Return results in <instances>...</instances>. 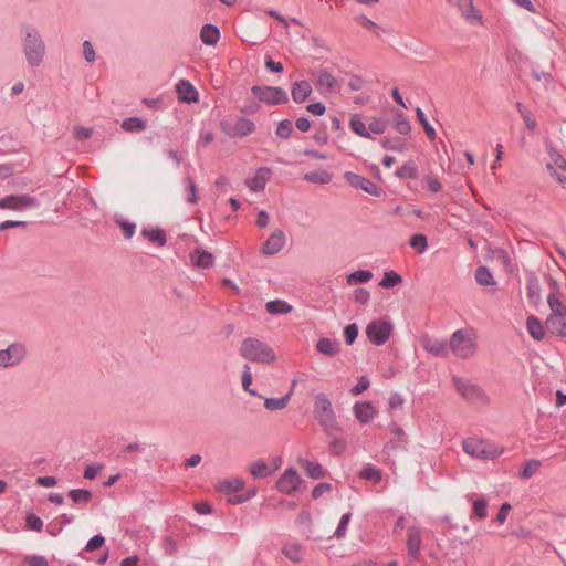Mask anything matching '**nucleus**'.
Instances as JSON below:
<instances>
[{"mask_svg": "<svg viewBox=\"0 0 566 566\" xmlns=\"http://www.w3.org/2000/svg\"><path fill=\"white\" fill-rule=\"evenodd\" d=\"M240 354L244 359L253 363L273 364L276 360L274 350L255 337H247L242 340Z\"/></svg>", "mask_w": 566, "mask_h": 566, "instance_id": "1", "label": "nucleus"}, {"mask_svg": "<svg viewBox=\"0 0 566 566\" xmlns=\"http://www.w3.org/2000/svg\"><path fill=\"white\" fill-rule=\"evenodd\" d=\"M314 413L327 436L338 430L336 416L327 395L321 392L315 397Z\"/></svg>", "mask_w": 566, "mask_h": 566, "instance_id": "2", "label": "nucleus"}, {"mask_svg": "<svg viewBox=\"0 0 566 566\" xmlns=\"http://www.w3.org/2000/svg\"><path fill=\"white\" fill-rule=\"evenodd\" d=\"M23 51L30 66H39L42 63L45 45L39 33L31 27H25Z\"/></svg>", "mask_w": 566, "mask_h": 566, "instance_id": "3", "label": "nucleus"}, {"mask_svg": "<svg viewBox=\"0 0 566 566\" xmlns=\"http://www.w3.org/2000/svg\"><path fill=\"white\" fill-rule=\"evenodd\" d=\"M449 346L457 357L463 359L473 356L476 349V343L470 337L467 329L454 332L450 338Z\"/></svg>", "mask_w": 566, "mask_h": 566, "instance_id": "4", "label": "nucleus"}, {"mask_svg": "<svg viewBox=\"0 0 566 566\" xmlns=\"http://www.w3.org/2000/svg\"><path fill=\"white\" fill-rule=\"evenodd\" d=\"M251 93L262 103L268 105H281L289 102V96L285 90L277 86H260L254 85L251 87Z\"/></svg>", "mask_w": 566, "mask_h": 566, "instance_id": "5", "label": "nucleus"}, {"mask_svg": "<svg viewBox=\"0 0 566 566\" xmlns=\"http://www.w3.org/2000/svg\"><path fill=\"white\" fill-rule=\"evenodd\" d=\"M463 450L465 453L480 459H495L503 449H497L484 440L469 438L463 441Z\"/></svg>", "mask_w": 566, "mask_h": 566, "instance_id": "6", "label": "nucleus"}, {"mask_svg": "<svg viewBox=\"0 0 566 566\" xmlns=\"http://www.w3.org/2000/svg\"><path fill=\"white\" fill-rule=\"evenodd\" d=\"M394 326L389 321L375 319L366 327V336L368 340L376 345H384L391 336Z\"/></svg>", "mask_w": 566, "mask_h": 566, "instance_id": "7", "label": "nucleus"}, {"mask_svg": "<svg viewBox=\"0 0 566 566\" xmlns=\"http://www.w3.org/2000/svg\"><path fill=\"white\" fill-rule=\"evenodd\" d=\"M220 128L231 138H241L252 134L255 130V124L245 117H238L235 123L229 119L221 120Z\"/></svg>", "mask_w": 566, "mask_h": 566, "instance_id": "8", "label": "nucleus"}, {"mask_svg": "<svg viewBox=\"0 0 566 566\" xmlns=\"http://www.w3.org/2000/svg\"><path fill=\"white\" fill-rule=\"evenodd\" d=\"M453 382L461 396L468 401L478 403L485 399V394L480 386L458 377H453Z\"/></svg>", "mask_w": 566, "mask_h": 566, "instance_id": "9", "label": "nucleus"}, {"mask_svg": "<svg viewBox=\"0 0 566 566\" xmlns=\"http://www.w3.org/2000/svg\"><path fill=\"white\" fill-rule=\"evenodd\" d=\"M344 178L352 187L356 189H360L375 197H380L382 195V189L380 187H378L368 178H365L358 174L345 171Z\"/></svg>", "mask_w": 566, "mask_h": 566, "instance_id": "10", "label": "nucleus"}, {"mask_svg": "<svg viewBox=\"0 0 566 566\" xmlns=\"http://www.w3.org/2000/svg\"><path fill=\"white\" fill-rule=\"evenodd\" d=\"M38 205V200L30 195H9L0 199V209L22 210Z\"/></svg>", "mask_w": 566, "mask_h": 566, "instance_id": "11", "label": "nucleus"}, {"mask_svg": "<svg viewBox=\"0 0 566 566\" xmlns=\"http://www.w3.org/2000/svg\"><path fill=\"white\" fill-rule=\"evenodd\" d=\"M302 479L294 468H289L279 478L276 488L281 493L292 494L298 489Z\"/></svg>", "mask_w": 566, "mask_h": 566, "instance_id": "12", "label": "nucleus"}, {"mask_svg": "<svg viewBox=\"0 0 566 566\" xmlns=\"http://www.w3.org/2000/svg\"><path fill=\"white\" fill-rule=\"evenodd\" d=\"M25 355V348L20 344H12L7 349L0 350V365L11 367L19 364Z\"/></svg>", "mask_w": 566, "mask_h": 566, "instance_id": "13", "label": "nucleus"}, {"mask_svg": "<svg viewBox=\"0 0 566 566\" xmlns=\"http://www.w3.org/2000/svg\"><path fill=\"white\" fill-rule=\"evenodd\" d=\"M285 234L282 230H275L262 244L261 252L265 255L279 253L285 245Z\"/></svg>", "mask_w": 566, "mask_h": 566, "instance_id": "14", "label": "nucleus"}, {"mask_svg": "<svg viewBox=\"0 0 566 566\" xmlns=\"http://www.w3.org/2000/svg\"><path fill=\"white\" fill-rule=\"evenodd\" d=\"M271 175L272 170L269 167H260L252 178H248L245 180V185L254 192L262 191L264 190Z\"/></svg>", "mask_w": 566, "mask_h": 566, "instance_id": "15", "label": "nucleus"}, {"mask_svg": "<svg viewBox=\"0 0 566 566\" xmlns=\"http://www.w3.org/2000/svg\"><path fill=\"white\" fill-rule=\"evenodd\" d=\"M176 93L179 101L184 103H197L199 93L188 80H180L176 85Z\"/></svg>", "mask_w": 566, "mask_h": 566, "instance_id": "16", "label": "nucleus"}, {"mask_svg": "<svg viewBox=\"0 0 566 566\" xmlns=\"http://www.w3.org/2000/svg\"><path fill=\"white\" fill-rule=\"evenodd\" d=\"M317 77L315 86L317 90H325L326 92H335L340 87L342 81L337 80L329 71L319 70L316 72Z\"/></svg>", "mask_w": 566, "mask_h": 566, "instance_id": "17", "label": "nucleus"}, {"mask_svg": "<svg viewBox=\"0 0 566 566\" xmlns=\"http://www.w3.org/2000/svg\"><path fill=\"white\" fill-rule=\"evenodd\" d=\"M421 546V532L418 527L411 526L407 533V548L408 555L412 560H418L420 557Z\"/></svg>", "mask_w": 566, "mask_h": 566, "instance_id": "18", "label": "nucleus"}, {"mask_svg": "<svg viewBox=\"0 0 566 566\" xmlns=\"http://www.w3.org/2000/svg\"><path fill=\"white\" fill-rule=\"evenodd\" d=\"M190 262L193 266L199 269H210L213 266L214 256L212 253L198 248L189 254Z\"/></svg>", "mask_w": 566, "mask_h": 566, "instance_id": "19", "label": "nucleus"}, {"mask_svg": "<svg viewBox=\"0 0 566 566\" xmlns=\"http://www.w3.org/2000/svg\"><path fill=\"white\" fill-rule=\"evenodd\" d=\"M458 8L463 18L471 24L482 23V15L473 6L472 0H458Z\"/></svg>", "mask_w": 566, "mask_h": 566, "instance_id": "20", "label": "nucleus"}, {"mask_svg": "<svg viewBox=\"0 0 566 566\" xmlns=\"http://www.w3.org/2000/svg\"><path fill=\"white\" fill-rule=\"evenodd\" d=\"M312 91L313 90H312L310 82H307L305 80L297 81V82L293 83V85L291 87L292 99L295 103L301 104V103L305 102L311 96Z\"/></svg>", "mask_w": 566, "mask_h": 566, "instance_id": "21", "label": "nucleus"}, {"mask_svg": "<svg viewBox=\"0 0 566 566\" xmlns=\"http://www.w3.org/2000/svg\"><path fill=\"white\" fill-rule=\"evenodd\" d=\"M545 325L552 335L566 337V316L548 315Z\"/></svg>", "mask_w": 566, "mask_h": 566, "instance_id": "22", "label": "nucleus"}, {"mask_svg": "<svg viewBox=\"0 0 566 566\" xmlns=\"http://www.w3.org/2000/svg\"><path fill=\"white\" fill-rule=\"evenodd\" d=\"M354 415L361 423H368L377 413L376 408L369 401L356 402Z\"/></svg>", "mask_w": 566, "mask_h": 566, "instance_id": "23", "label": "nucleus"}, {"mask_svg": "<svg viewBox=\"0 0 566 566\" xmlns=\"http://www.w3.org/2000/svg\"><path fill=\"white\" fill-rule=\"evenodd\" d=\"M316 349L327 356H334L340 352V344L338 340L322 337L316 343Z\"/></svg>", "mask_w": 566, "mask_h": 566, "instance_id": "24", "label": "nucleus"}, {"mask_svg": "<svg viewBox=\"0 0 566 566\" xmlns=\"http://www.w3.org/2000/svg\"><path fill=\"white\" fill-rule=\"evenodd\" d=\"M200 39L207 45H216L220 39V31L216 25L207 23L201 28Z\"/></svg>", "mask_w": 566, "mask_h": 566, "instance_id": "25", "label": "nucleus"}, {"mask_svg": "<svg viewBox=\"0 0 566 566\" xmlns=\"http://www.w3.org/2000/svg\"><path fill=\"white\" fill-rule=\"evenodd\" d=\"M422 345L424 347V349L434 355V356H446L447 353H448V348H447V345L444 342H441L439 339H434V338H424L422 340Z\"/></svg>", "mask_w": 566, "mask_h": 566, "instance_id": "26", "label": "nucleus"}, {"mask_svg": "<svg viewBox=\"0 0 566 566\" xmlns=\"http://www.w3.org/2000/svg\"><path fill=\"white\" fill-rule=\"evenodd\" d=\"M526 327L530 335L535 340H542L545 336V331L542 322L534 315H530L526 319Z\"/></svg>", "mask_w": 566, "mask_h": 566, "instance_id": "27", "label": "nucleus"}, {"mask_svg": "<svg viewBox=\"0 0 566 566\" xmlns=\"http://www.w3.org/2000/svg\"><path fill=\"white\" fill-rule=\"evenodd\" d=\"M395 175L401 179L407 178L415 180L419 177V169L413 160H408L397 168Z\"/></svg>", "mask_w": 566, "mask_h": 566, "instance_id": "28", "label": "nucleus"}, {"mask_svg": "<svg viewBox=\"0 0 566 566\" xmlns=\"http://www.w3.org/2000/svg\"><path fill=\"white\" fill-rule=\"evenodd\" d=\"M244 488V481L242 479L223 480L217 486L219 492L226 494H235Z\"/></svg>", "mask_w": 566, "mask_h": 566, "instance_id": "29", "label": "nucleus"}, {"mask_svg": "<svg viewBox=\"0 0 566 566\" xmlns=\"http://www.w3.org/2000/svg\"><path fill=\"white\" fill-rule=\"evenodd\" d=\"M303 179L307 182L325 185L332 181L333 175L324 169H317L305 174Z\"/></svg>", "mask_w": 566, "mask_h": 566, "instance_id": "30", "label": "nucleus"}, {"mask_svg": "<svg viewBox=\"0 0 566 566\" xmlns=\"http://www.w3.org/2000/svg\"><path fill=\"white\" fill-rule=\"evenodd\" d=\"M292 394H293V387L286 395H284L281 398H263L265 409L271 410V411L284 409L287 406Z\"/></svg>", "mask_w": 566, "mask_h": 566, "instance_id": "31", "label": "nucleus"}, {"mask_svg": "<svg viewBox=\"0 0 566 566\" xmlns=\"http://www.w3.org/2000/svg\"><path fill=\"white\" fill-rule=\"evenodd\" d=\"M142 234L150 242L156 243L159 247H165L167 243L166 232L163 229H143Z\"/></svg>", "mask_w": 566, "mask_h": 566, "instance_id": "32", "label": "nucleus"}, {"mask_svg": "<svg viewBox=\"0 0 566 566\" xmlns=\"http://www.w3.org/2000/svg\"><path fill=\"white\" fill-rule=\"evenodd\" d=\"M349 127L359 137H364V138H368V139L373 138L371 134H369V130L367 129V127H366L365 123L363 122L359 114H354L350 117Z\"/></svg>", "mask_w": 566, "mask_h": 566, "instance_id": "33", "label": "nucleus"}, {"mask_svg": "<svg viewBox=\"0 0 566 566\" xmlns=\"http://www.w3.org/2000/svg\"><path fill=\"white\" fill-rule=\"evenodd\" d=\"M527 297L532 303H537L539 301L541 295V285L537 276L534 273H531L527 276Z\"/></svg>", "mask_w": 566, "mask_h": 566, "instance_id": "34", "label": "nucleus"}, {"mask_svg": "<svg viewBox=\"0 0 566 566\" xmlns=\"http://www.w3.org/2000/svg\"><path fill=\"white\" fill-rule=\"evenodd\" d=\"M266 311L272 315L287 314L292 311V305L283 300L269 301L265 304Z\"/></svg>", "mask_w": 566, "mask_h": 566, "instance_id": "35", "label": "nucleus"}, {"mask_svg": "<svg viewBox=\"0 0 566 566\" xmlns=\"http://www.w3.org/2000/svg\"><path fill=\"white\" fill-rule=\"evenodd\" d=\"M311 479L318 480L325 476V470L319 463L302 460L300 462Z\"/></svg>", "mask_w": 566, "mask_h": 566, "instance_id": "36", "label": "nucleus"}, {"mask_svg": "<svg viewBox=\"0 0 566 566\" xmlns=\"http://www.w3.org/2000/svg\"><path fill=\"white\" fill-rule=\"evenodd\" d=\"M474 277H475L476 283L482 286H490V285L496 284V282L493 279L492 273L484 265H481L475 270Z\"/></svg>", "mask_w": 566, "mask_h": 566, "instance_id": "37", "label": "nucleus"}, {"mask_svg": "<svg viewBox=\"0 0 566 566\" xmlns=\"http://www.w3.org/2000/svg\"><path fill=\"white\" fill-rule=\"evenodd\" d=\"M74 504L86 505L93 497V493L86 489H73L69 492Z\"/></svg>", "mask_w": 566, "mask_h": 566, "instance_id": "38", "label": "nucleus"}, {"mask_svg": "<svg viewBox=\"0 0 566 566\" xmlns=\"http://www.w3.org/2000/svg\"><path fill=\"white\" fill-rule=\"evenodd\" d=\"M547 303L552 311L549 315L566 316V305L562 303L556 293H549L547 296Z\"/></svg>", "mask_w": 566, "mask_h": 566, "instance_id": "39", "label": "nucleus"}, {"mask_svg": "<svg viewBox=\"0 0 566 566\" xmlns=\"http://www.w3.org/2000/svg\"><path fill=\"white\" fill-rule=\"evenodd\" d=\"M250 472L255 479H264L272 474V470L263 460H258L250 465Z\"/></svg>", "mask_w": 566, "mask_h": 566, "instance_id": "40", "label": "nucleus"}, {"mask_svg": "<svg viewBox=\"0 0 566 566\" xmlns=\"http://www.w3.org/2000/svg\"><path fill=\"white\" fill-rule=\"evenodd\" d=\"M395 129L401 135H408L411 132V124L401 111L396 112Z\"/></svg>", "mask_w": 566, "mask_h": 566, "instance_id": "41", "label": "nucleus"}, {"mask_svg": "<svg viewBox=\"0 0 566 566\" xmlns=\"http://www.w3.org/2000/svg\"><path fill=\"white\" fill-rule=\"evenodd\" d=\"M402 282V276L398 274L397 272L390 270L386 271L384 273V276L381 281L379 282V285L385 289H392L397 285H399Z\"/></svg>", "mask_w": 566, "mask_h": 566, "instance_id": "42", "label": "nucleus"}, {"mask_svg": "<svg viewBox=\"0 0 566 566\" xmlns=\"http://www.w3.org/2000/svg\"><path fill=\"white\" fill-rule=\"evenodd\" d=\"M381 146H382V148H385L387 150L399 151V153H402L407 149L406 143L399 137H394V138L385 137L381 140Z\"/></svg>", "mask_w": 566, "mask_h": 566, "instance_id": "43", "label": "nucleus"}, {"mask_svg": "<svg viewBox=\"0 0 566 566\" xmlns=\"http://www.w3.org/2000/svg\"><path fill=\"white\" fill-rule=\"evenodd\" d=\"M416 115H417V118L419 120V123L421 124V126L423 127V130L427 135V137L430 139V140H434L437 135H436V130L434 128L432 127V125L428 122L427 117H426V114L424 112L422 111V108L420 107H417L416 109Z\"/></svg>", "mask_w": 566, "mask_h": 566, "instance_id": "44", "label": "nucleus"}, {"mask_svg": "<svg viewBox=\"0 0 566 566\" xmlns=\"http://www.w3.org/2000/svg\"><path fill=\"white\" fill-rule=\"evenodd\" d=\"M515 107L517 108L518 113L521 114L526 127L530 130H534L536 127V119L533 115V113L526 108L521 102H517L515 104Z\"/></svg>", "mask_w": 566, "mask_h": 566, "instance_id": "45", "label": "nucleus"}, {"mask_svg": "<svg viewBox=\"0 0 566 566\" xmlns=\"http://www.w3.org/2000/svg\"><path fill=\"white\" fill-rule=\"evenodd\" d=\"M359 478L373 483H379L382 479V474L379 469L368 465L359 472Z\"/></svg>", "mask_w": 566, "mask_h": 566, "instance_id": "46", "label": "nucleus"}, {"mask_svg": "<svg viewBox=\"0 0 566 566\" xmlns=\"http://www.w3.org/2000/svg\"><path fill=\"white\" fill-rule=\"evenodd\" d=\"M146 127V123L139 117H128L122 123V128L126 132H142Z\"/></svg>", "mask_w": 566, "mask_h": 566, "instance_id": "47", "label": "nucleus"}, {"mask_svg": "<svg viewBox=\"0 0 566 566\" xmlns=\"http://www.w3.org/2000/svg\"><path fill=\"white\" fill-rule=\"evenodd\" d=\"M539 467H541V462L538 460H535V459L527 460L524 463L523 469L520 471L518 476L521 479H525V480L530 479L539 470Z\"/></svg>", "mask_w": 566, "mask_h": 566, "instance_id": "48", "label": "nucleus"}, {"mask_svg": "<svg viewBox=\"0 0 566 566\" xmlns=\"http://www.w3.org/2000/svg\"><path fill=\"white\" fill-rule=\"evenodd\" d=\"M293 132L294 129L292 122L285 118L279 122L277 127L275 129V135L281 139H287L292 136Z\"/></svg>", "mask_w": 566, "mask_h": 566, "instance_id": "49", "label": "nucleus"}, {"mask_svg": "<svg viewBox=\"0 0 566 566\" xmlns=\"http://www.w3.org/2000/svg\"><path fill=\"white\" fill-rule=\"evenodd\" d=\"M373 277V273L367 270H358L350 273L347 276L348 284H358V283H367Z\"/></svg>", "mask_w": 566, "mask_h": 566, "instance_id": "50", "label": "nucleus"}, {"mask_svg": "<svg viewBox=\"0 0 566 566\" xmlns=\"http://www.w3.org/2000/svg\"><path fill=\"white\" fill-rule=\"evenodd\" d=\"M252 384V374L249 365H244L242 373V387L244 391L249 392L251 396L263 398L259 392L254 389H251L250 386Z\"/></svg>", "mask_w": 566, "mask_h": 566, "instance_id": "51", "label": "nucleus"}, {"mask_svg": "<svg viewBox=\"0 0 566 566\" xmlns=\"http://www.w3.org/2000/svg\"><path fill=\"white\" fill-rule=\"evenodd\" d=\"M547 149H548V155H549V159H551L549 163H553L554 168L555 169L559 168V169L566 171V159L560 155V153L557 151L552 146H548Z\"/></svg>", "mask_w": 566, "mask_h": 566, "instance_id": "52", "label": "nucleus"}, {"mask_svg": "<svg viewBox=\"0 0 566 566\" xmlns=\"http://www.w3.org/2000/svg\"><path fill=\"white\" fill-rule=\"evenodd\" d=\"M387 125H388L387 119H384L381 117H374L371 119V122L368 124L367 129L369 130V134L373 133V134L381 135L386 132Z\"/></svg>", "mask_w": 566, "mask_h": 566, "instance_id": "53", "label": "nucleus"}, {"mask_svg": "<svg viewBox=\"0 0 566 566\" xmlns=\"http://www.w3.org/2000/svg\"><path fill=\"white\" fill-rule=\"evenodd\" d=\"M328 437L331 438V441H329V452H331V454L334 455V457H337V455H340L342 453H344V451L346 449L345 440L336 438L333 434L328 436Z\"/></svg>", "mask_w": 566, "mask_h": 566, "instance_id": "54", "label": "nucleus"}, {"mask_svg": "<svg viewBox=\"0 0 566 566\" xmlns=\"http://www.w3.org/2000/svg\"><path fill=\"white\" fill-rule=\"evenodd\" d=\"M409 244L419 253H422L428 248V238L424 234H415L410 238Z\"/></svg>", "mask_w": 566, "mask_h": 566, "instance_id": "55", "label": "nucleus"}, {"mask_svg": "<svg viewBox=\"0 0 566 566\" xmlns=\"http://www.w3.org/2000/svg\"><path fill=\"white\" fill-rule=\"evenodd\" d=\"M358 334H359L358 325L356 323L348 324L344 328L345 343L347 345H353L355 343V340L357 339Z\"/></svg>", "mask_w": 566, "mask_h": 566, "instance_id": "56", "label": "nucleus"}, {"mask_svg": "<svg viewBox=\"0 0 566 566\" xmlns=\"http://www.w3.org/2000/svg\"><path fill=\"white\" fill-rule=\"evenodd\" d=\"M25 527L35 532L43 530V521L34 513H28L25 516Z\"/></svg>", "mask_w": 566, "mask_h": 566, "instance_id": "57", "label": "nucleus"}, {"mask_svg": "<svg viewBox=\"0 0 566 566\" xmlns=\"http://www.w3.org/2000/svg\"><path fill=\"white\" fill-rule=\"evenodd\" d=\"M369 379L366 375H363L358 378L357 384L350 389V394L353 396H359L364 391H366L369 388Z\"/></svg>", "mask_w": 566, "mask_h": 566, "instance_id": "58", "label": "nucleus"}, {"mask_svg": "<svg viewBox=\"0 0 566 566\" xmlns=\"http://www.w3.org/2000/svg\"><path fill=\"white\" fill-rule=\"evenodd\" d=\"M186 191L188 192L187 200L191 203H197L199 198L197 196V186L191 177H186Z\"/></svg>", "mask_w": 566, "mask_h": 566, "instance_id": "59", "label": "nucleus"}, {"mask_svg": "<svg viewBox=\"0 0 566 566\" xmlns=\"http://www.w3.org/2000/svg\"><path fill=\"white\" fill-rule=\"evenodd\" d=\"M486 501L484 499H479L473 502V514L475 517L483 520L486 517Z\"/></svg>", "mask_w": 566, "mask_h": 566, "instance_id": "60", "label": "nucleus"}, {"mask_svg": "<svg viewBox=\"0 0 566 566\" xmlns=\"http://www.w3.org/2000/svg\"><path fill=\"white\" fill-rule=\"evenodd\" d=\"M283 554L293 563H298L302 560V554L298 546H285L283 548Z\"/></svg>", "mask_w": 566, "mask_h": 566, "instance_id": "61", "label": "nucleus"}, {"mask_svg": "<svg viewBox=\"0 0 566 566\" xmlns=\"http://www.w3.org/2000/svg\"><path fill=\"white\" fill-rule=\"evenodd\" d=\"M105 543V537L101 534H97L91 537L85 546L86 552H94L101 548Z\"/></svg>", "mask_w": 566, "mask_h": 566, "instance_id": "62", "label": "nucleus"}, {"mask_svg": "<svg viewBox=\"0 0 566 566\" xmlns=\"http://www.w3.org/2000/svg\"><path fill=\"white\" fill-rule=\"evenodd\" d=\"M350 517H352L350 513H346L342 516V518L338 523V526L334 533L335 537L342 538L345 536V532H346V528H347Z\"/></svg>", "mask_w": 566, "mask_h": 566, "instance_id": "63", "label": "nucleus"}, {"mask_svg": "<svg viewBox=\"0 0 566 566\" xmlns=\"http://www.w3.org/2000/svg\"><path fill=\"white\" fill-rule=\"evenodd\" d=\"M546 169L547 171L549 172V175L556 179V181L564 188L566 189V176H563L557 172V170L554 168V165L553 163H547L546 164Z\"/></svg>", "mask_w": 566, "mask_h": 566, "instance_id": "64", "label": "nucleus"}]
</instances>
